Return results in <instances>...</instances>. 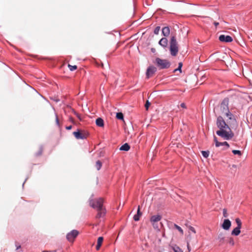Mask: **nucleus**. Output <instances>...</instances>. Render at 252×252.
<instances>
[{"mask_svg":"<svg viewBox=\"0 0 252 252\" xmlns=\"http://www.w3.org/2000/svg\"><path fill=\"white\" fill-rule=\"evenodd\" d=\"M217 125L220 129L216 133L224 140H229L234 136V133L228 124H226L223 118L219 116L217 118Z\"/></svg>","mask_w":252,"mask_h":252,"instance_id":"1","label":"nucleus"},{"mask_svg":"<svg viewBox=\"0 0 252 252\" xmlns=\"http://www.w3.org/2000/svg\"><path fill=\"white\" fill-rule=\"evenodd\" d=\"M103 199L102 198L91 199L89 201V205L93 208L95 209L97 212L96 218L99 219L104 217L106 210L103 206Z\"/></svg>","mask_w":252,"mask_h":252,"instance_id":"2","label":"nucleus"},{"mask_svg":"<svg viewBox=\"0 0 252 252\" xmlns=\"http://www.w3.org/2000/svg\"><path fill=\"white\" fill-rule=\"evenodd\" d=\"M228 103H229V99L228 98H225L222 101L220 104V109L222 112L225 114L228 118V119L230 120L231 122H229L228 123L230 125H234L235 126L237 125V122L235 118L233 117V115L232 113L229 112L228 108Z\"/></svg>","mask_w":252,"mask_h":252,"instance_id":"3","label":"nucleus"},{"mask_svg":"<svg viewBox=\"0 0 252 252\" xmlns=\"http://www.w3.org/2000/svg\"><path fill=\"white\" fill-rule=\"evenodd\" d=\"M170 51L172 56H176L178 52L177 42L175 35H172L170 41Z\"/></svg>","mask_w":252,"mask_h":252,"instance_id":"4","label":"nucleus"},{"mask_svg":"<svg viewBox=\"0 0 252 252\" xmlns=\"http://www.w3.org/2000/svg\"><path fill=\"white\" fill-rule=\"evenodd\" d=\"M161 219V216L160 215H154L151 217L150 221L152 223L153 227L158 230H159V225L158 222Z\"/></svg>","mask_w":252,"mask_h":252,"instance_id":"5","label":"nucleus"},{"mask_svg":"<svg viewBox=\"0 0 252 252\" xmlns=\"http://www.w3.org/2000/svg\"><path fill=\"white\" fill-rule=\"evenodd\" d=\"M73 134L77 139H83L87 138L89 133L85 130H78L73 132Z\"/></svg>","mask_w":252,"mask_h":252,"instance_id":"6","label":"nucleus"},{"mask_svg":"<svg viewBox=\"0 0 252 252\" xmlns=\"http://www.w3.org/2000/svg\"><path fill=\"white\" fill-rule=\"evenodd\" d=\"M78 234L79 232L77 230H73L71 232L67 234L66 239L68 241L70 242H73Z\"/></svg>","mask_w":252,"mask_h":252,"instance_id":"7","label":"nucleus"},{"mask_svg":"<svg viewBox=\"0 0 252 252\" xmlns=\"http://www.w3.org/2000/svg\"><path fill=\"white\" fill-rule=\"evenodd\" d=\"M157 69L158 67L157 65L156 66L153 65H150L148 67L146 71L147 78H149L150 77L153 76Z\"/></svg>","mask_w":252,"mask_h":252,"instance_id":"8","label":"nucleus"},{"mask_svg":"<svg viewBox=\"0 0 252 252\" xmlns=\"http://www.w3.org/2000/svg\"><path fill=\"white\" fill-rule=\"evenodd\" d=\"M219 40L222 42H231L233 40L232 37L228 35L221 34L220 35Z\"/></svg>","mask_w":252,"mask_h":252,"instance_id":"9","label":"nucleus"},{"mask_svg":"<svg viewBox=\"0 0 252 252\" xmlns=\"http://www.w3.org/2000/svg\"><path fill=\"white\" fill-rule=\"evenodd\" d=\"M226 237L224 233L223 232H220L218 236V240L219 241V245H222L224 244L226 240Z\"/></svg>","mask_w":252,"mask_h":252,"instance_id":"10","label":"nucleus"},{"mask_svg":"<svg viewBox=\"0 0 252 252\" xmlns=\"http://www.w3.org/2000/svg\"><path fill=\"white\" fill-rule=\"evenodd\" d=\"M231 225V222L228 219H225L221 225L222 228L226 230H229Z\"/></svg>","mask_w":252,"mask_h":252,"instance_id":"11","label":"nucleus"},{"mask_svg":"<svg viewBox=\"0 0 252 252\" xmlns=\"http://www.w3.org/2000/svg\"><path fill=\"white\" fill-rule=\"evenodd\" d=\"M170 32V30L169 27H165L162 29V34L165 37L169 36Z\"/></svg>","mask_w":252,"mask_h":252,"instance_id":"12","label":"nucleus"},{"mask_svg":"<svg viewBox=\"0 0 252 252\" xmlns=\"http://www.w3.org/2000/svg\"><path fill=\"white\" fill-rule=\"evenodd\" d=\"M158 44L163 47H166L168 44V40L165 37H163L159 41Z\"/></svg>","mask_w":252,"mask_h":252,"instance_id":"13","label":"nucleus"},{"mask_svg":"<svg viewBox=\"0 0 252 252\" xmlns=\"http://www.w3.org/2000/svg\"><path fill=\"white\" fill-rule=\"evenodd\" d=\"M142 216V213L140 212V206H139L137 209V214L133 217V219L135 221H138L140 220V217Z\"/></svg>","mask_w":252,"mask_h":252,"instance_id":"14","label":"nucleus"},{"mask_svg":"<svg viewBox=\"0 0 252 252\" xmlns=\"http://www.w3.org/2000/svg\"><path fill=\"white\" fill-rule=\"evenodd\" d=\"M103 241V238L102 237H99L98 238L97 241V245L96 246V249L97 251H98L100 249V248L102 245Z\"/></svg>","mask_w":252,"mask_h":252,"instance_id":"15","label":"nucleus"},{"mask_svg":"<svg viewBox=\"0 0 252 252\" xmlns=\"http://www.w3.org/2000/svg\"><path fill=\"white\" fill-rule=\"evenodd\" d=\"M158 69L168 68L170 67V64H156Z\"/></svg>","mask_w":252,"mask_h":252,"instance_id":"16","label":"nucleus"},{"mask_svg":"<svg viewBox=\"0 0 252 252\" xmlns=\"http://www.w3.org/2000/svg\"><path fill=\"white\" fill-rule=\"evenodd\" d=\"M96 125L99 127L104 126V121L101 118H98L95 121Z\"/></svg>","mask_w":252,"mask_h":252,"instance_id":"17","label":"nucleus"},{"mask_svg":"<svg viewBox=\"0 0 252 252\" xmlns=\"http://www.w3.org/2000/svg\"><path fill=\"white\" fill-rule=\"evenodd\" d=\"M241 228L236 227L231 232V235L234 236H238L241 232Z\"/></svg>","mask_w":252,"mask_h":252,"instance_id":"18","label":"nucleus"},{"mask_svg":"<svg viewBox=\"0 0 252 252\" xmlns=\"http://www.w3.org/2000/svg\"><path fill=\"white\" fill-rule=\"evenodd\" d=\"M130 149V146L127 143H125L123 145H122L120 150L121 151H127Z\"/></svg>","mask_w":252,"mask_h":252,"instance_id":"19","label":"nucleus"},{"mask_svg":"<svg viewBox=\"0 0 252 252\" xmlns=\"http://www.w3.org/2000/svg\"><path fill=\"white\" fill-rule=\"evenodd\" d=\"M42 152H43V148H42V147H39L38 148V149H37V151L34 154L35 157H38L42 155Z\"/></svg>","mask_w":252,"mask_h":252,"instance_id":"20","label":"nucleus"},{"mask_svg":"<svg viewBox=\"0 0 252 252\" xmlns=\"http://www.w3.org/2000/svg\"><path fill=\"white\" fill-rule=\"evenodd\" d=\"M214 140L215 142V145L217 147H218L220 146H223V142H220L217 140V138L216 136H214Z\"/></svg>","mask_w":252,"mask_h":252,"instance_id":"21","label":"nucleus"},{"mask_svg":"<svg viewBox=\"0 0 252 252\" xmlns=\"http://www.w3.org/2000/svg\"><path fill=\"white\" fill-rule=\"evenodd\" d=\"M227 242L231 246H233L235 244L234 239L231 237H228L226 240Z\"/></svg>","mask_w":252,"mask_h":252,"instance_id":"22","label":"nucleus"},{"mask_svg":"<svg viewBox=\"0 0 252 252\" xmlns=\"http://www.w3.org/2000/svg\"><path fill=\"white\" fill-rule=\"evenodd\" d=\"M95 166V168L97 169V170H99L102 166V162L99 160H97L96 162Z\"/></svg>","mask_w":252,"mask_h":252,"instance_id":"23","label":"nucleus"},{"mask_svg":"<svg viewBox=\"0 0 252 252\" xmlns=\"http://www.w3.org/2000/svg\"><path fill=\"white\" fill-rule=\"evenodd\" d=\"M235 221H236V223L237 224V227L241 228V227H242V222H241V220H240V219L236 218L235 219Z\"/></svg>","mask_w":252,"mask_h":252,"instance_id":"24","label":"nucleus"},{"mask_svg":"<svg viewBox=\"0 0 252 252\" xmlns=\"http://www.w3.org/2000/svg\"><path fill=\"white\" fill-rule=\"evenodd\" d=\"M67 66L71 71H73L77 68L76 65H71L70 64H67Z\"/></svg>","mask_w":252,"mask_h":252,"instance_id":"25","label":"nucleus"},{"mask_svg":"<svg viewBox=\"0 0 252 252\" xmlns=\"http://www.w3.org/2000/svg\"><path fill=\"white\" fill-rule=\"evenodd\" d=\"M116 118L119 120H123L124 116L123 113L121 112L117 113L116 114Z\"/></svg>","mask_w":252,"mask_h":252,"instance_id":"26","label":"nucleus"},{"mask_svg":"<svg viewBox=\"0 0 252 252\" xmlns=\"http://www.w3.org/2000/svg\"><path fill=\"white\" fill-rule=\"evenodd\" d=\"M202 156L205 158H207L209 156V151H202Z\"/></svg>","mask_w":252,"mask_h":252,"instance_id":"27","label":"nucleus"},{"mask_svg":"<svg viewBox=\"0 0 252 252\" xmlns=\"http://www.w3.org/2000/svg\"><path fill=\"white\" fill-rule=\"evenodd\" d=\"M174 226L175 227L178 229L179 230V232H181V233L183 235L184 232H183V230L182 229V228L181 227H180L179 226L177 225V224H174Z\"/></svg>","mask_w":252,"mask_h":252,"instance_id":"28","label":"nucleus"},{"mask_svg":"<svg viewBox=\"0 0 252 252\" xmlns=\"http://www.w3.org/2000/svg\"><path fill=\"white\" fill-rule=\"evenodd\" d=\"M160 28L159 26H157L154 30V32L155 34H158L159 33Z\"/></svg>","mask_w":252,"mask_h":252,"instance_id":"29","label":"nucleus"},{"mask_svg":"<svg viewBox=\"0 0 252 252\" xmlns=\"http://www.w3.org/2000/svg\"><path fill=\"white\" fill-rule=\"evenodd\" d=\"M174 252H183V251L179 247H175L173 248Z\"/></svg>","mask_w":252,"mask_h":252,"instance_id":"30","label":"nucleus"},{"mask_svg":"<svg viewBox=\"0 0 252 252\" xmlns=\"http://www.w3.org/2000/svg\"><path fill=\"white\" fill-rule=\"evenodd\" d=\"M179 65L178 67L177 68L175 69L174 70V72H176L177 71H179L180 73H181V72H182L181 71V68H182L183 64H179Z\"/></svg>","mask_w":252,"mask_h":252,"instance_id":"31","label":"nucleus"},{"mask_svg":"<svg viewBox=\"0 0 252 252\" xmlns=\"http://www.w3.org/2000/svg\"><path fill=\"white\" fill-rule=\"evenodd\" d=\"M232 153L234 154V155H238L239 156H241V152L239 150H233L232 151Z\"/></svg>","mask_w":252,"mask_h":252,"instance_id":"32","label":"nucleus"},{"mask_svg":"<svg viewBox=\"0 0 252 252\" xmlns=\"http://www.w3.org/2000/svg\"><path fill=\"white\" fill-rule=\"evenodd\" d=\"M189 229L190 231H191V232H192L193 233H196V231H195V230L194 229V227H193L192 226H189Z\"/></svg>","mask_w":252,"mask_h":252,"instance_id":"33","label":"nucleus"},{"mask_svg":"<svg viewBox=\"0 0 252 252\" xmlns=\"http://www.w3.org/2000/svg\"><path fill=\"white\" fill-rule=\"evenodd\" d=\"M223 215L225 218L227 217L228 216L227 213V210L225 209H223Z\"/></svg>","mask_w":252,"mask_h":252,"instance_id":"34","label":"nucleus"},{"mask_svg":"<svg viewBox=\"0 0 252 252\" xmlns=\"http://www.w3.org/2000/svg\"><path fill=\"white\" fill-rule=\"evenodd\" d=\"M150 105V103L147 100L145 105V107L146 110H148Z\"/></svg>","mask_w":252,"mask_h":252,"instance_id":"35","label":"nucleus"},{"mask_svg":"<svg viewBox=\"0 0 252 252\" xmlns=\"http://www.w3.org/2000/svg\"><path fill=\"white\" fill-rule=\"evenodd\" d=\"M156 63H164L163 61L159 58H157Z\"/></svg>","mask_w":252,"mask_h":252,"instance_id":"36","label":"nucleus"},{"mask_svg":"<svg viewBox=\"0 0 252 252\" xmlns=\"http://www.w3.org/2000/svg\"><path fill=\"white\" fill-rule=\"evenodd\" d=\"M223 146H226V148H228L229 147V145L227 142H223Z\"/></svg>","mask_w":252,"mask_h":252,"instance_id":"37","label":"nucleus"},{"mask_svg":"<svg viewBox=\"0 0 252 252\" xmlns=\"http://www.w3.org/2000/svg\"><path fill=\"white\" fill-rule=\"evenodd\" d=\"M181 107L183 108H184V109H186L187 107H186V104L185 103H182L181 104Z\"/></svg>","mask_w":252,"mask_h":252,"instance_id":"38","label":"nucleus"},{"mask_svg":"<svg viewBox=\"0 0 252 252\" xmlns=\"http://www.w3.org/2000/svg\"><path fill=\"white\" fill-rule=\"evenodd\" d=\"M56 122L57 125L59 126V120L58 117L57 115L56 116Z\"/></svg>","mask_w":252,"mask_h":252,"instance_id":"39","label":"nucleus"},{"mask_svg":"<svg viewBox=\"0 0 252 252\" xmlns=\"http://www.w3.org/2000/svg\"><path fill=\"white\" fill-rule=\"evenodd\" d=\"M151 52H152V53H156V49H155V48H152L151 49Z\"/></svg>","mask_w":252,"mask_h":252,"instance_id":"40","label":"nucleus"},{"mask_svg":"<svg viewBox=\"0 0 252 252\" xmlns=\"http://www.w3.org/2000/svg\"><path fill=\"white\" fill-rule=\"evenodd\" d=\"M227 121H228V122H227V123H228L230 125V126H234V127H237V125L236 126H235V125H230V124L228 123V122H229L228 120H227ZM229 122H231V121L230 120H229Z\"/></svg>","mask_w":252,"mask_h":252,"instance_id":"41","label":"nucleus"},{"mask_svg":"<svg viewBox=\"0 0 252 252\" xmlns=\"http://www.w3.org/2000/svg\"><path fill=\"white\" fill-rule=\"evenodd\" d=\"M214 25H215V26L216 27H217L219 25V22H214Z\"/></svg>","mask_w":252,"mask_h":252,"instance_id":"42","label":"nucleus"},{"mask_svg":"<svg viewBox=\"0 0 252 252\" xmlns=\"http://www.w3.org/2000/svg\"><path fill=\"white\" fill-rule=\"evenodd\" d=\"M66 128L67 130H70V129H71L72 128V126H66Z\"/></svg>","mask_w":252,"mask_h":252,"instance_id":"43","label":"nucleus"},{"mask_svg":"<svg viewBox=\"0 0 252 252\" xmlns=\"http://www.w3.org/2000/svg\"><path fill=\"white\" fill-rule=\"evenodd\" d=\"M16 250H18L21 248V246L20 245H16Z\"/></svg>","mask_w":252,"mask_h":252,"instance_id":"44","label":"nucleus"},{"mask_svg":"<svg viewBox=\"0 0 252 252\" xmlns=\"http://www.w3.org/2000/svg\"><path fill=\"white\" fill-rule=\"evenodd\" d=\"M98 65H99V67H101V68H103V63H101V64H98Z\"/></svg>","mask_w":252,"mask_h":252,"instance_id":"45","label":"nucleus"},{"mask_svg":"<svg viewBox=\"0 0 252 252\" xmlns=\"http://www.w3.org/2000/svg\"><path fill=\"white\" fill-rule=\"evenodd\" d=\"M43 252H51V251H43Z\"/></svg>","mask_w":252,"mask_h":252,"instance_id":"46","label":"nucleus"}]
</instances>
